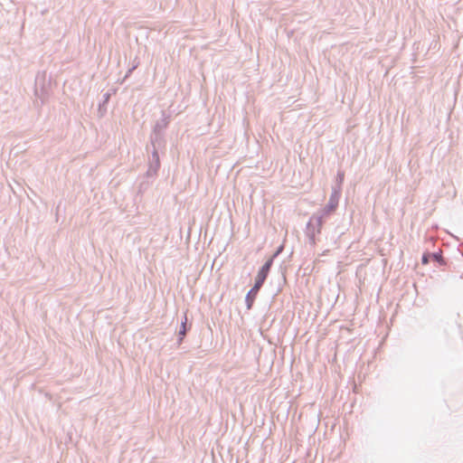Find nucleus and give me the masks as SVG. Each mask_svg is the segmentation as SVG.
I'll return each instance as SVG.
<instances>
[{"label": "nucleus", "instance_id": "nucleus-3", "mask_svg": "<svg viewBox=\"0 0 463 463\" xmlns=\"http://www.w3.org/2000/svg\"><path fill=\"white\" fill-rule=\"evenodd\" d=\"M430 257V255H428V254H424L423 257H422V263L425 265L429 262V258Z\"/></svg>", "mask_w": 463, "mask_h": 463}, {"label": "nucleus", "instance_id": "nucleus-5", "mask_svg": "<svg viewBox=\"0 0 463 463\" xmlns=\"http://www.w3.org/2000/svg\"><path fill=\"white\" fill-rule=\"evenodd\" d=\"M430 257H431V258H433V259H434V260H439V258H440V257H439V255H437V254H432Z\"/></svg>", "mask_w": 463, "mask_h": 463}, {"label": "nucleus", "instance_id": "nucleus-2", "mask_svg": "<svg viewBox=\"0 0 463 463\" xmlns=\"http://www.w3.org/2000/svg\"><path fill=\"white\" fill-rule=\"evenodd\" d=\"M256 296H254V294H250V292L248 293L247 295V298H246V300H247V303H248V307L250 308L255 299Z\"/></svg>", "mask_w": 463, "mask_h": 463}, {"label": "nucleus", "instance_id": "nucleus-4", "mask_svg": "<svg viewBox=\"0 0 463 463\" xmlns=\"http://www.w3.org/2000/svg\"><path fill=\"white\" fill-rule=\"evenodd\" d=\"M182 330L180 331V335H185V322L182 324Z\"/></svg>", "mask_w": 463, "mask_h": 463}, {"label": "nucleus", "instance_id": "nucleus-1", "mask_svg": "<svg viewBox=\"0 0 463 463\" xmlns=\"http://www.w3.org/2000/svg\"><path fill=\"white\" fill-rule=\"evenodd\" d=\"M272 265V260H269L262 268L259 270L256 279H255V284L253 288L250 290V295L254 294V296H257L260 288H261L262 284L264 283L265 279H267V276L269 272L270 267Z\"/></svg>", "mask_w": 463, "mask_h": 463}]
</instances>
